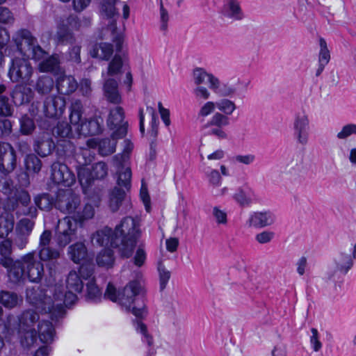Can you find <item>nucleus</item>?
I'll return each instance as SVG.
<instances>
[{
    "label": "nucleus",
    "instance_id": "1",
    "mask_svg": "<svg viewBox=\"0 0 356 356\" xmlns=\"http://www.w3.org/2000/svg\"><path fill=\"white\" fill-rule=\"evenodd\" d=\"M27 301L37 309L49 314L52 320L64 316L65 307L76 300V296L72 291L65 292L62 286L47 289L35 286L26 290Z\"/></svg>",
    "mask_w": 356,
    "mask_h": 356
},
{
    "label": "nucleus",
    "instance_id": "2",
    "mask_svg": "<svg viewBox=\"0 0 356 356\" xmlns=\"http://www.w3.org/2000/svg\"><path fill=\"white\" fill-rule=\"evenodd\" d=\"M139 220L127 216L117 225L112 238L111 246L118 248L122 257L129 258L140 237Z\"/></svg>",
    "mask_w": 356,
    "mask_h": 356
},
{
    "label": "nucleus",
    "instance_id": "3",
    "mask_svg": "<svg viewBox=\"0 0 356 356\" xmlns=\"http://www.w3.org/2000/svg\"><path fill=\"white\" fill-rule=\"evenodd\" d=\"M20 343L25 348H30L37 340L35 325L39 323V314L33 309L24 310L18 316Z\"/></svg>",
    "mask_w": 356,
    "mask_h": 356
},
{
    "label": "nucleus",
    "instance_id": "4",
    "mask_svg": "<svg viewBox=\"0 0 356 356\" xmlns=\"http://www.w3.org/2000/svg\"><path fill=\"white\" fill-rule=\"evenodd\" d=\"M12 252V241L6 239L0 243V264L8 269V277L13 283H18L22 278L23 270L21 262L13 261L9 256Z\"/></svg>",
    "mask_w": 356,
    "mask_h": 356
},
{
    "label": "nucleus",
    "instance_id": "5",
    "mask_svg": "<svg viewBox=\"0 0 356 356\" xmlns=\"http://www.w3.org/2000/svg\"><path fill=\"white\" fill-rule=\"evenodd\" d=\"M140 291L141 286L140 283L136 281H132L126 285L122 291L119 293L120 297L118 301L120 304L124 307L127 311H131L132 314L136 317H143L145 313L144 305L139 307L132 306L137 300L135 297L140 293Z\"/></svg>",
    "mask_w": 356,
    "mask_h": 356
},
{
    "label": "nucleus",
    "instance_id": "6",
    "mask_svg": "<svg viewBox=\"0 0 356 356\" xmlns=\"http://www.w3.org/2000/svg\"><path fill=\"white\" fill-rule=\"evenodd\" d=\"M17 261L21 262L24 274L19 282L24 281L26 277L32 282L41 281L44 275V265L36 259L33 252L25 254Z\"/></svg>",
    "mask_w": 356,
    "mask_h": 356
},
{
    "label": "nucleus",
    "instance_id": "7",
    "mask_svg": "<svg viewBox=\"0 0 356 356\" xmlns=\"http://www.w3.org/2000/svg\"><path fill=\"white\" fill-rule=\"evenodd\" d=\"M31 203V196L29 193L23 189H16L7 200L6 207L10 211H15L19 206L24 207L22 214L31 218H35L38 211L35 207H29Z\"/></svg>",
    "mask_w": 356,
    "mask_h": 356
},
{
    "label": "nucleus",
    "instance_id": "8",
    "mask_svg": "<svg viewBox=\"0 0 356 356\" xmlns=\"http://www.w3.org/2000/svg\"><path fill=\"white\" fill-rule=\"evenodd\" d=\"M17 35L22 39L20 43H17L18 49L21 51L35 60H39L44 58L46 51L36 44V39L31 35L30 31L23 29L18 31Z\"/></svg>",
    "mask_w": 356,
    "mask_h": 356
},
{
    "label": "nucleus",
    "instance_id": "9",
    "mask_svg": "<svg viewBox=\"0 0 356 356\" xmlns=\"http://www.w3.org/2000/svg\"><path fill=\"white\" fill-rule=\"evenodd\" d=\"M81 205V198L72 189L59 191L56 207L65 214L75 215Z\"/></svg>",
    "mask_w": 356,
    "mask_h": 356
},
{
    "label": "nucleus",
    "instance_id": "10",
    "mask_svg": "<svg viewBox=\"0 0 356 356\" xmlns=\"http://www.w3.org/2000/svg\"><path fill=\"white\" fill-rule=\"evenodd\" d=\"M33 67L30 62L23 58L12 60L8 75L13 82H27L33 74Z\"/></svg>",
    "mask_w": 356,
    "mask_h": 356
},
{
    "label": "nucleus",
    "instance_id": "11",
    "mask_svg": "<svg viewBox=\"0 0 356 356\" xmlns=\"http://www.w3.org/2000/svg\"><path fill=\"white\" fill-rule=\"evenodd\" d=\"M124 111L122 107L117 106L110 111L107 125L111 129H115L111 137L122 138L127 135L128 122L124 120Z\"/></svg>",
    "mask_w": 356,
    "mask_h": 356
},
{
    "label": "nucleus",
    "instance_id": "12",
    "mask_svg": "<svg viewBox=\"0 0 356 356\" xmlns=\"http://www.w3.org/2000/svg\"><path fill=\"white\" fill-rule=\"evenodd\" d=\"M92 159L90 152L87 149H82L81 154H76V159L80 165L77 169L78 179L83 186H89L94 180L91 168L86 166L91 162Z\"/></svg>",
    "mask_w": 356,
    "mask_h": 356
},
{
    "label": "nucleus",
    "instance_id": "13",
    "mask_svg": "<svg viewBox=\"0 0 356 356\" xmlns=\"http://www.w3.org/2000/svg\"><path fill=\"white\" fill-rule=\"evenodd\" d=\"M51 178L56 184L70 186L75 181L74 175L62 163L54 162L51 167Z\"/></svg>",
    "mask_w": 356,
    "mask_h": 356
},
{
    "label": "nucleus",
    "instance_id": "14",
    "mask_svg": "<svg viewBox=\"0 0 356 356\" xmlns=\"http://www.w3.org/2000/svg\"><path fill=\"white\" fill-rule=\"evenodd\" d=\"M59 224L63 228L57 234V241L59 246L65 247L75 238L77 225L70 216L65 217Z\"/></svg>",
    "mask_w": 356,
    "mask_h": 356
},
{
    "label": "nucleus",
    "instance_id": "15",
    "mask_svg": "<svg viewBox=\"0 0 356 356\" xmlns=\"http://www.w3.org/2000/svg\"><path fill=\"white\" fill-rule=\"evenodd\" d=\"M65 107V99L61 96H51L45 99L43 113L46 117L54 118L60 115Z\"/></svg>",
    "mask_w": 356,
    "mask_h": 356
},
{
    "label": "nucleus",
    "instance_id": "16",
    "mask_svg": "<svg viewBox=\"0 0 356 356\" xmlns=\"http://www.w3.org/2000/svg\"><path fill=\"white\" fill-rule=\"evenodd\" d=\"M34 225V221L29 218H22L17 222L15 243L19 248H24L26 245L28 237L31 233Z\"/></svg>",
    "mask_w": 356,
    "mask_h": 356
},
{
    "label": "nucleus",
    "instance_id": "17",
    "mask_svg": "<svg viewBox=\"0 0 356 356\" xmlns=\"http://www.w3.org/2000/svg\"><path fill=\"white\" fill-rule=\"evenodd\" d=\"M105 99L113 104L122 103V96L118 88V82L113 78L106 79L103 85Z\"/></svg>",
    "mask_w": 356,
    "mask_h": 356
},
{
    "label": "nucleus",
    "instance_id": "18",
    "mask_svg": "<svg viewBox=\"0 0 356 356\" xmlns=\"http://www.w3.org/2000/svg\"><path fill=\"white\" fill-rule=\"evenodd\" d=\"M67 255L74 264L86 261L88 258V248L83 242L78 241L67 248Z\"/></svg>",
    "mask_w": 356,
    "mask_h": 356
},
{
    "label": "nucleus",
    "instance_id": "19",
    "mask_svg": "<svg viewBox=\"0 0 356 356\" xmlns=\"http://www.w3.org/2000/svg\"><path fill=\"white\" fill-rule=\"evenodd\" d=\"M10 96L15 106H22L31 102L33 92L29 87L17 85L10 92Z\"/></svg>",
    "mask_w": 356,
    "mask_h": 356
},
{
    "label": "nucleus",
    "instance_id": "20",
    "mask_svg": "<svg viewBox=\"0 0 356 356\" xmlns=\"http://www.w3.org/2000/svg\"><path fill=\"white\" fill-rule=\"evenodd\" d=\"M54 148V141L47 134L38 137L34 141L33 149L41 157L51 154Z\"/></svg>",
    "mask_w": 356,
    "mask_h": 356
},
{
    "label": "nucleus",
    "instance_id": "21",
    "mask_svg": "<svg viewBox=\"0 0 356 356\" xmlns=\"http://www.w3.org/2000/svg\"><path fill=\"white\" fill-rule=\"evenodd\" d=\"M38 256L41 261L49 262L47 266L51 276L54 272L53 266H55L57 260L60 257V251L56 248L47 246L38 249Z\"/></svg>",
    "mask_w": 356,
    "mask_h": 356
},
{
    "label": "nucleus",
    "instance_id": "22",
    "mask_svg": "<svg viewBox=\"0 0 356 356\" xmlns=\"http://www.w3.org/2000/svg\"><path fill=\"white\" fill-rule=\"evenodd\" d=\"M37 336L44 343H51L56 334L55 329L51 322L47 320H41L37 326Z\"/></svg>",
    "mask_w": 356,
    "mask_h": 356
},
{
    "label": "nucleus",
    "instance_id": "23",
    "mask_svg": "<svg viewBox=\"0 0 356 356\" xmlns=\"http://www.w3.org/2000/svg\"><path fill=\"white\" fill-rule=\"evenodd\" d=\"M77 87V82L72 76L60 74L57 79L56 88L60 94L70 95L74 92Z\"/></svg>",
    "mask_w": 356,
    "mask_h": 356
},
{
    "label": "nucleus",
    "instance_id": "24",
    "mask_svg": "<svg viewBox=\"0 0 356 356\" xmlns=\"http://www.w3.org/2000/svg\"><path fill=\"white\" fill-rule=\"evenodd\" d=\"M113 237L114 232L111 228L105 227L93 233L90 236V241L94 245L104 246L107 245L109 242L111 243Z\"/></svg>",
    "mask_w": 356,
    "mask_h": 356
},
{
    "label": "nucleus",
    "instance_id": "25",
    "mask_svg": "<svg viewBox=\"0 0 356 356\" xmlns=\"http://www.w3.org/2000/svg\"><path fill=\"white\" fill-rule=\"evenodd\" d=\"M103 119L95 117L81 124L80 131L85 135H97L102 131Z\"/></svg>",
    "mask_w": 356,
    "mask_h": 356
},
{
    "label": "nucleus",
    "instance_id": "26",
    "mask_svg": "<svg viewBox=\"0 0 356 356\" xmlns=\"http://www.w3.org/2000/svg\"><path fill=\"white\" fill-rule=\"evenodd\" d=\"M193 76L195 83L197 85H200L201 83H204L206 79H207L210 84L209 87L211 89L216 91L219 88V80L212 74H208L202 68L195 69L193 72Z\"/></svg>",
    "mask_w": 356,
    "mask_h": 356
},
{
    "label": "nucleus",
    "instance_id": "27",
    "mask_svg": "<svg viewBox=\"0 0 356 356\" xmlns=\"http://www.w3.org/2000/svg\"><path fill=\"white\" fill-rule=\"evenodd\" d=\"M23 299L16 293L8 291L0 292V303L6 308L13 309L22 304Z\"/></svg>",
    "mask_w": 356,
    "mask_h": 356
},
{
    "label": "nucleus",
    "instance_id": "28",
    "mask_svg": "<svg viewBox=\"0 0 356 356\" xmlns=\"http://www.w3.org/2000/svg\"><path fill=\"white\" fill-rule=\"evenodd\" d=\"M125 197V191L118 186H115L110 192L108 206L113 212H115L119 209L124 201Z\"/></svg>",
    "mask_w": 356,
    "mask_h": 356
},
{
    "label": "nucleus",
    "instance_id": "29",
    "mask_svg": "<svg viewBox=\"0 0 356 356\" xmlns=\"http://www.w3.org/2000/svg\"><path fill=\"white\" fill-rule=\"evenodd\" d=\"M121 163L120 165H115L118 167V186H123L126 190L131 188V170L129 166H125Z\"/></svg>",
    "mask_w": 356,
    "mask_h": 356
},
{
    "label": "nucleus",
    "instance_id": "30",
    "mask_svg": "<svg viewBox=\"0 0 356 356\" xmlns=\"http://www.w3.org/2000/svg\"><path fill=\"white\" fill-rule=\"evenodd\" d=\"M58 44H73L76 42L74 33L65 25H60L55 35Z\"/></svg>",
    "mask_w": 356,
    "mask_h": 356
},
{
    "label": "nucleus",
    "instance_id": "31",
    "mask_svg": "<svg viewBox=\"0 0 356 356\" xmlns=\"http://www.w3.org/2000/svg\"><path fill=\"white\" fill-rule=\"evenodd\" d=\"M113 52L112 44L102 42L94 46L90 54L93 58H99L102 60H108L113 54Z\"/></svg>",
    "mask_w": 356,
    "mask_h": 356
},
{
    "label": "nucleus",
    "instance_id": "32",
    "mask_svg": "<svg viewBox=\"0 0 356 356\" xmlns=\"http://www.w3.org/2000/svg\"><path fill=\"white\" fill-rule=\"evenodd\" d=\"M54 88V81L49 76H40L35 83V90L40 95H48Z\"/></svg>",
    "mask_w": 356,
    "mask_h": 356
},
{
    "label": "nucleus",
    "instance_id": "33",
    "mask_svg": "<svg viewBox=\"0 0 356 356\" xmlns=\"http://www.w3.org/2000/svg\"><path fill=\"white\" fill-rule=\"evenodd\" d=\"M308 126L307 116L305 114H298L296 117L294 127L298 132L300 143L305 144L307 142L306 129Z\"/></svg>",
    "mask_w": 356,
    "mask_h": 356
},
{
    "label": "nucleus",
    "instance_id": "34",
    "mask_svg": "<svg viewBox=\"0 0 356 356\" xmlns=\"http://www.w3.org/2000/svg\"><path fill=\"white\" fill-rule=\"evenodd\" d=\"M16 165L17 156L15 150L13 149L0 161V172L4 175H8L15 170Z\"/></svg>",
    "mask_w": 356,
    "mask_h": 356
},
{
    "label": "nucleus",
    "instance_id": "35",
    "mask_svg": "<svg viewBox=\"0 0 356 356\" xmlns=\"http://www.w3.org/2000/svg\"><path fill=\"white\" fill-rule=\"evenodd\" d=\"M97 264L99 266L109 268L113 267L115 262L113 251L111 249H104L97 256Z\"/></svg>",
    "mask_w": 356,
    "mask_h": 356
},
{
    "label": "nucleus",
    "instance_id": "36",
    "mask_svg": "<svg viewBox=\"0 0 356 356\" xmlns=\"http://www.w3.org/2000/svg\"><path fill=\"white\" fill-rule=\"evenodd\" d=\"M38 67L41 72L58 74L60 70V62L57 56H51L43 60Z\"/></svg>",
    "mask_w": 356,
    "mask_h": 356
},
{
    "label": "nucleus",
    "instance_id": "37",
    "mask_svg": "<svg viewBox=\"0 0 356 356\" xmlns=\"http://www.w3.org/2000/svg\"><path fill=\"white\" fill-rule=\"evenodd\" d=\"M70 123L74 125H79L82 119L83 107L79 99H74L70 106Z\"/></svg>",
    "mask_w": 356,
    "mask_h": 356
},
{
    "label": "nucleus",
    "instance_id": "38",
    "mask_svg": "<svg viewBox=\"0 0 356 356\" xmlns=\"http://www.w3.org/2000/svg\"><path fill=\"white\" fill-rule=\"evenodd\" d=\"M95 214V210L93 207L90 204H86L83 207V210L81 211L80 208L77 210L74 216H72L71 218L72 220L77 224L83 223L85 220L91 219Z\"/></svg>",
    "mask_w": 356,
    "mask_h": 356
},
{
    "label": "nucleus",
    "instance_id": "39",
    "mask_svg": "<svg viewBox=\"0 0 356 356\" xmlns=\"http://www.w3.org/2000/svg\"><path fill=\"white\" fill-rule=\"evenodd\" d=\"M66 283L67 287L70 291H74V292H81L83 288V284L81 280L79 275L74 270H72L69 273Z\"/></svg>",
    "mask_w": 356,
    "mask_h": 356
},
{
    "label": "nucleus",
    "instance_id": "40",
    "mask_svg": "<svg viewBox=\"0 0 356 356\" xmlns=\"http://www.w3.org/2000/svg\"><path fill=\"white\" fill-rule=\"evenodd\" d=\"M249 222L250 226L263 227L270 225L271 220L267 213L257 212L251 216Z\"/></svg>",
    "mask_w": 356,
    "mask_h": 356
},
{
    "label": "nucleus",
    "instance_id": "41",
    "mask_svg": "<svg viewBox=\"0 0 356 356\" xmlns=\"http://www.w3.org/2000/svg\"><path fill=\"white\" fill-rule=\"evenodd\" d=\"M118 138H104L99 140V152L102 156H108L113 154L115 151L116 147V140Z\"/></svg>",
    "mask_w": 356,
    "mask_h": 356
},
{
    "label": "nucleus",
    "instance_id": "42",
    "mask_svg": "<svg viewBox=\"0 0 356 356\" xmlns=\"http://www.w3.org/2000/svg\"><path fill=\"white\" fill-rule=\"evenodd\" d=\"M25 166L30 172L38 173L42 168L41 160L34 154H30L25 158Z\"/></svg>",
    "mask_w": 356,
    "mask_h": 356
},
{
    "label": "nucleus",
    "instance_id": "43",
    "mask_svg": "<svg viewBox=\"0 0 356 356\" xmlns=\"http://www.w3.org/2000/svg\"><path fill=\"white\" fill-rule=\"evenodd\" d=\"M122 65L123 62L121 56L115 55L108 64L107 74L113 76L121 74Z\"/></svg>",
    "mask_w": 356,
    "mask_h": 356
},
{
    "label": "nucleus",
    "instance_id": "44",
    "mask_svg": "<svg viewBox=\"0 0 356 356\" xmlns=\"http://www.w3.org/2000/svg\"><path fill=\"white\" fill-rule=\"evenodd\" d=\"M116 0H100L101 10L107 17L111 18L118 15L115 7Z\"/></svg>",
    "mask_w": 356,
    "mask_h": 356
},
{
    "label": "nucleus",
    "instance_id": "45",
    "mask_svg": "<svg viewBox=\"0 0 356 356\" xmlns=\"http://www.w3.org/2000/svg\"><path fill=\"white\" fill-rule=\"evenodd\" d=\"M34 202L40 209L48 211L52 207L53 200L48 194H42L34 197Z\"/></svg>",
    "mask_w": 356,
    "mask_h": 356
},
{
    "label": "nucleus",
    "instance_id": "46",
    "mask_svg": "<svg viewBox=\"0 0 356 356\" xmlns=\"http://www.w3.org/2000/svg\"><path fill=\"white\" fill-rule=\"evenodd\" d=\"M124 147L122 155H116L113 158L115 165H120L121 163H125L129 160V155L134 148L133 143L128 139L124 141Z\"/></svg>",
    "mask_w": 356,
    "mask_h": 356
},
{
    "label": "nucleus",
    "instance_id": "47",
    "mask_svg": "<svg viewBox=\"0 0 356 356\" xmlns=\"http://www.w3.org/2000/svg\"><path fill=\"white\" fill-rule=\"evenodd\" d=\"M320 51L318 55V63L327 65L330 60V52L324 38L319 39Z\"/></svg>",
    "mask_w": 356,
    "mask_h": 356
},
{
    "label": "nucleus",
    "instance_id": "48",
    "mask_svg": "<svg viewBox=\"0 0 356 356\" xmlns=\"http://www.w3.org/2000/svg\"><path fill=\"white\" fill-rule=\"evenodd\" d=\"M94 179H104L108 174V168L104 162H97L91 168Z\"/></svg>",
    "mask_w": 356,
    "mask_h": 356
},
{
    "label": "nucleus",
    "instance_id": "49",
    "mask_svg": "<svg viewBox=\"0 0 356 356\" xmlns=\"http://www.w3.org/2000/svg\"><path fill=\"white\" fill-rule=\"evenodd\" d=\"M35 126L33 120L26 115H23L20 119V131L24 135L31 134L35 129Z\"/></svg>",
    "mask_w": 356,
    "mask_h": 356
},
{
    "label": "nucleus",
    "instance_id": "50",
    "mask_svg": "<svg viewBox=\"0 0 356 356\" xmlns=\"http://www.w3.org/2000/svg\"><path fill=\"white\" fill-rule=\"evenodd\" d=\"M87 293L86 297L90 300H95L101 296V291L97 284L95 279L92 278L86 283Z\"/></svg>",
    "mask_w": 356,
    "mask_h": 356
},
{
    "label": "nucleus",
    "instance_id": "51",
    "mask_svg": "<svg viewBox=\"0 0 356 356\" xmlns=\"http://www.w3.org/2000/svg\"><path fill=\"white\" fill-rule=\"evenodd\" d=\"M52 132L54 136L61 138H67L72 134L70 126L65 122H58Z\"/></svg>",
    "mask_w": 356,
    "mask_h": 356
},
{
    "label": "nucleus",
    "instance_id": "52",
    "mask_svg": "<svg viewBox=\"0 0 356 356\" xmlns=\"http://www.w3.org/2000/svg\"><path fill=\"white\" fill-rule=\"evenodd\" d=\"M228 6L229 10V17L236 20H240L243 18V13L238 2L236 0H229Z\"/></svg>",
    "mask_w": 356,
    "mask_h": 356
},
{
    "label": "nucleus",
    "instance_id": "53",
    "mask_svg": "<svg viewBox=\"0 0 356 356\" xmlns=\"http://www.w3.org/2000/svg\"><path fill=\"white\" fill-rule=\"evenodd\" d=\"M228 124V118L220 113H216L212 117L211 121L206 125V127L209 128L210 127L214 126L222 128V127Z\"/></svg>",
    "mask_w": 356,
    "mask_h": 356
},
{
    "label": "nucleus",
    "instance_id": "54",
    "mask_svg": "<svg viewBox=\"0 0 356 356\" xmlns=\"http://www.w3.org/2000/svg\"><path fill=\"white\" fill-rule=\"evenodd\" d=\"M14 108L9 102L8 97L0 98V116L10 117L13 115Z\"/></svg>",
    "mask_w": 356,
    "mask_h": 356
},
{
    "label": "nucleus",
    "instance_id": "55",
    "mask_svg": "<svg viewBox=\"0 0 356 356\" xmlns=\"http://www.w3.org/2000/svg\"><path fill=\"white\" fill-rule=\"evenodd\" d=\"M95 270V266L92 263L83 264L79 268L80 276L84 280H91Z\"/></svg>",
    "mask_w": 356,
    "mask_h": 356
},
{
    "label": "nucleus",
    "instance_id": "56",
    "mask_svg": "<svg viewBox=\"0 0 356 356\" xmlns=\"http://www.w3.org/2000/svg\"><path fill=\"white\" fill-rule=\"evenodd\" d=\"M216 106L227 115L232 114L236 108L234 103L229 99H222L216 103Z\"/></svg>",
    "mask_w": 356,
    "mask_h": 356
},
{
    "label": "nucleus",
    "instance_id": "57",
    "mask_svg": "<svg viewBox=\"0 0 356 356\" xmlns=\"http://www.w3.org/2000/svg\"><path fill=\"white\" fill-rule=\"evenodd\" d=\"M158 270L160 277V289L163 290L170 277V272L166 270L161 263L159 264Z\"/></svg>",
    "mask_w": 356,
    "mask_h": 356
},
{
    "label": "nucleus",
    "instance_id": "58",
    "mask_svg": "<svg viewBox=\"0 0 356 356\" xmlns=\"http://www.w3.org/2000/svg\"><path fill=\"white\" fill-rule=\"evenodd\" d=\"M146 260V252L143 246L140 245L134 257V264L138 267H141Z\"/></svg>",
    "mask_w": 356,
    "mask_h": 356
},
{
    "label": "nucleus",
    "instance_id": "59",
    "mask_svg": "<svg viewBox=\"0 0 356 356\" xmlns=\"http://www.w3.org/2000/svg\"><path fill=\"white\" fill-rule=\"evenodd\" d=\"M14 22V17L10 10L6 7H0V23L8 24Z\"/></svg>",
    "mask_w": 356,
    "mask_h": 356
},
{
    "label": "nucleus",
    "instance_id": "60",
    "mask_svg": "<svg viewBox=\"0 0 356 356\" xmlns=\"http://www.w3.org/2000/svg\"><path fill=\"white\" fill-rule=\"evenodd\" d=\"M12 123L8 119H0V134L1 136H9L12 132Z\"/></svg>",
    "mask_w": 356,
    "mask_h": 356
},
{
    "label": "nucleus",
    "instance_id": "61",
    "mask_svg": "<svg viewBox=\"0 0 356 356\" xmlns=\"http://www.w3.org/2000/svg\"><path fill=\"white\" fill-rule=\"evenodd\" d=\"M119 293H120L117 292L115 287L111 283H108L104 293V297L113 302H117L119 300Z\"/></svg>",
    "mask_w": 356,
    "mask_h": 356
},
{
    "label": "nucleus",
    "instance_id": "62",
    "mask_svg": "<svg viewBox=\"0 0 356 356\" xmlns=\"http://www.w3.org/2000/svg\"><path fill=\"white\" fill-rule=\"evenodd\" d=\"M52 234L50 230H44L40 236L38 249L50 246Z\"/></svg>",
    "mask_w": 356,
    "mask_h": 356
},
{
    "label": "nucleus",
    "instance_id": "63",
    "mask_svg": "<svg viewBox=\"0 0 356 356\" xmlns=\"http://www.w3.org/2000/svg\"><path fill=\"white\" fill-rule=\"evenodd\" d=\"M351 134H356V124H348L343 127L341 131L338 133L337 137L340 139H344Z\"/></svg>",
    "mask_w": 356,
    "mask_h": 356
},
{
    "label": "nucleus",
    "instance_id": "64",
    "mask_svg": "<svg viewBox=\"0 0 356 356\" xmlns=\"http://www.w3.org/2000/svg\"><path fill=\"white\" fill-rule=\"evenodd\" d=\"M80 52H81V46L80 45L76 44V45L72 46L70 49V51H69L70 60L76 63H81Z\"/></svg>",
    "mask_w": 356,
    "mask_h": 356
}]
</instances>
